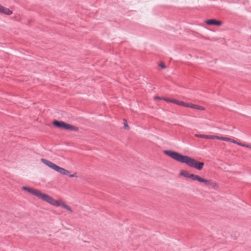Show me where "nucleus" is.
<instances>
[{
    "label": "nucleus",
    "mask_w": 251,
    "mask_h": 251,
    "mask_svg": "<svg viewBox=\"0 0 251 251\" xmlns=\"http://www.w3.org/2000/svg\"><path fill=\"white\" fill-rule=\"evenodd\" d=\"M164 153L178 162L185 163L189 167L194 168L198 170H201L204 166L203 162H199L193 158L182 155L173 151H164Z\"/></svg>",
    "instance_id": "obj_1"
},
{
    "label": "nucleus",
    "mask_w": 251,
    "mask_h": 251,
    "mask_svg": "<svg viewBox=\"0 0 251 251\" xmlns=\"http://www.w3.org/2000/svg\"><path fill=\"white\" fill-rule=\"evenodd\" d=\"M22 189L26 191L29 193L38 197L44 201H46L50 204H56L57 202L54 201V199L48 194L42 193L39 190L34 189L30 187L23 186Z\"/></svg>",
    "instance_id": "obj_2"
},
{
    "label": "nucleus",
    "mask_w": 251,
    "mask_h": 251,
    "mask_svg": "<svg viewBox=\"0 0 251 251\" xmlns=\"http://www.w3.org/2000/svg\"><path fill=\"white\" fill-rule=\"evenodd\" d=\"M41 161L50 168L60 173L61 175L69 176L70 177H77L76 173L73 175H70V171L56 165L49 160L42 158Z\"/></svg>",
    "instance_id": "obj_3"
},
{
    "label": "nucleus",
    "mask_w": 251,
    "mask_h": 251,
    "mask_svg": "<svg viewBox=\"0 0 251 251\" xmlns=\"http://www.w3.org/2000/svg\"><path fill=\"white\" fill-rule=\"evenodd\" d=\"M52 125L57 128L67 130L74 131H77L78 130L77 127L61 121L54 120L52 122Z\"/></svg>",
    "instance_id": "obj_4"
},
{
    "label": "nucleus",
    "mask_w": 251,
    "mask_h": 251,
    "mask_svg": "<svg viewBox=\"0 0 251 251\" xmlns=\"http://www.w3.org/2000/svg\"><path fill=\"white\" fill-rule=\"evenodd\" d=\"M206 187L209 189L217 190L219 185L212 180L205 179V189Z\"/></svg>",
    "instance_id": "obj_5"
},
{
    "label": "nucleus",
    "mask_w": 251,
    "mask_h": 251,
    "mask_svg": "<svg viewBox=\"0 0 251 251\" xmlns=\"http://www.w3.org/2000/svg\"><path fill=\"white\" fill-rule=\"evenodd\" d=\"M205 24L210 25L220 26L222 25V22L221 21L212 19L205 21Z\"/></svg>",
    "instance_id": "obj_6"
},
{
    "label": "nucleus",
    "mask_w": 251,
    "mask_h": 251,
    "mask_svg": "<svg viewBox=\"0 0 251 251\" xmlns=\"http://www.w3.org/2000/svg\"><path fill=\"white\" fill-rule=\"evenodd\" d=\"M0 13L6 15H10L12 14V11L1 5H0Z\"/></svg>",
    "instance_id": "obj_7"
},
{
    "label": "nucleus",
    "mask_w": 251,
    "mask_h": 251,
    "mask_svg": "<svg viewBox=\"0 0 251 251\" xmlns=\"http://www.w3.org/2000/svg\"><path fill=\"white\" fill-rule=\"evenodd\" d=\"M54 201H55L56 202H57V204H51V205H52L53 206H61L62 208H63L64 209H65L66 207L68 206V205L66 204L63 202L61 201V202L60 203L58 201H57L56 200H54Z\"/></svg>",
    "instance_id": "obj_8"
},
{
    "label": "nucleus",
    "mask_w": 251,
    "mask_h": 251,
    "mask_svg": "<svg viewBox=\"0 0 251 251\" xmlns=\"http://www.w3.org/2000/svg\"><path fill=\"white\" fill-rule=\"evenodd\" d=\"M190 108L196 109L204 110V108L203 107L198 105L194 104L193 103H191Z\"/></svg>",
    "instance_id": "obj_9"
},
{
    "label": "nucleus",
    "mask_w": 251,
    "mask_h": 251,
    "mask_svg": "<svg viewBox=\"0 0 251 251\" xmlns=\"http://www.w3.org/2000/svg\"><path fill=\"white\" fill-rule=\"evenodd\" d=\"M180 175L182 176H183L186 178H189V175L190 174L186 170H182L180 172Z\"/></svg>",
    "instance_id": "obj_10"
},
{
    "label": "nucleus",
    "mask_w": 251,
    "mask_h": 251,
    "mask_svg": "<svg viewBox=\"0 0 251 251\" xmlns=\"http://www.w3.org/2000/svg\"><path fill=\"white\" fill-rule=\"evenodd\" d=\"M195 180L198 181L200 182H204V178H202L199 176L196 175L195 177Z\"/></svg>",
    "instance_id": "obj_11"
},
{
    "label": "nucleus",
    "mask_w": 251,
    "mask_h": 251,
    "mask_svg": "<svg viewBox=\"0 0 251 251\" xmlns=\"http://www.w3.org/2000/svg\"><path fill=\"white\" fill-rule=\"evenodd\" d=\"M216 138H217V136L205 135V139H216Z\"/></svg>",
    "instance_id": "obj_12"
},
{
    "label": "nucleus",
    "mask_w": 251,
    "mask_h": 251,
    "mask_svg": "<svg viewBox=\"0 0 251 251\" xmlns=\"http://www.w3.org/2000/svg\"><path fill=\"white\" fill-rule=\"evenodd\" d=\"M191 104V103H186L184 101H181L180 102V106H183L186 107H190V105Z\"/></svg>",
    "instance_id": "obj_13"
},
{
    "label": "nucleus",
    "mask_w": 251,
    "mask_h": 251,
    "mask_svg": "<svg viewBox=\"0 0 251 251\" xmlns=\"http://www.w3.org/2000/svg\"><path fill=\"white\" fill-rule=\"evenodd\" d=\"M181 101H179L176 99H172L171 100V102L175 103L177 105H180V102Z\"/></svg>",
    "instance_id": "obj_14"
},
{
    "label": "nucleus",
    "mask_w": 251,
    "mask_h": 251,
    "mask_svg": "<svg viewBox=\"0 0 251 251\" xmlns=\"http://www.w3.org/2000/svg\"><path fill=\"white\" fill-rule=\"evenodd\" d=\"M124 127H125V129H126L127 130H129L130 127L127 123L126 120V119H124Z\"/></svg>",
    "instance_id": "obj_15"
},
{
    "label": "nucleus",
    "mask_w": 251,
    "mask_h": 251,
    "mask_svg": "<svg viewBox=\"0 0 251 251\" xmlns=\"http://www.w3.org/2000/svg\"><path fill=\"white\" fill-rule=\"evenodd\" d=\"M159 66L162 69H165L166 68V66L165 65V64L163 62H160L158 64Z\"/></svg>",
    "instance_id": "obj_16"
},
{
    "label": "nucleus",
    "mask_w": 251,
    "mask_h": 251,
    "mask_svg": "<svg viewBox=\"0 0 251 251\" xmlns=\"http://www.w3.org/2000/svg\"><path fill=\"white\" fill-rule=\"evenodd\" d=\"M196 176V175H195L194 174H190V175H189V178L193 180H195Z\"/></svg>",
    "instance_id": "obj_17"
},
{
    "label": "nucleus",
    "mask_w": 251,
    "mask_h": 251,
    "mask_svg": "<svg viewBox=\"0 0 251 251\" xmlns=\"http://www.w3.org/2000/svg\"><path fill=\"white\" fill-rule=\"evenodd\" d=\"M197 137L204 138V134H195V135Z\"/></svg>",
    "instance_id": "obj_18"
},
{
    "label": "nucleus",
    "mask_w": 251,
    "mask_h": 251,
    "mask_svg": "<svg viewBox=\"0 0 251 251\" xmlns=\"http://www.w3.org/2000/svg\"><path fill=\"white\" fill-rule=\"evenodd\" d=\"M162 100L167 102H171L172 99L162 97Z\"/></svg>",
    "instance_id": "obj_19"
},
{
    "label": "nucleus",
    "mask_w": 251,
    "mask_h": 251,
    "mask_svg": "<svg viewBox=\"0 0 251 251\" xmlns=\"http://www.w3.org/2000/svg\"><path fill=\"white\" fill-rule=\"evenodd\" d=\"M65 209H66V210H67L69 211H70V212H73V210H72V209L71 208V207H70V206H68V205L66 207Z\"/></svg>",
    "instance_id": "obj_20"
},
{
    "label": "nucleus",
    "mask_w": 251,
    "mask_h": 251,
    "mask_svg": "<svg viewBox=\"0 0 251 251\" xmlns=\"http://www.w3.org/2000/svg\"><path fill=\"white\" fill-rule=\"evenodd\" d=\"M237 145H239V146H242V147H248V148H249V145H246L245 144H243L241 143H237Z\"/></svg>",
    "instance_id": "obj_21"
},
{
    "label": "nucleus",
    "mask_w": 251,
    "mask_h": 251,
    "mask_svg": "<svg viewBox=\"0 0 251 251\" xmlns=\"http://www.w3.org/2000/svg\"><path fill=\"white\" fill-rule=\"evenodd\" d=\"M224 141L231 142V139H230L229 138H227V137H225Z\"/></svg>",
    "instance_id": "obj_22"
},
{
    "label": "nucleus",
    "mask_w": 251,
    "mask_h": 251,
    "mask_svg": "<svg viewBox=\"0 0 251 251\" xmlns=\"http://www.w3.org/2000/svg\"><path fill=\"white\" fill-rule=\"evenodd\" d=\"M216 139L224 141L225 137H219V136H217V138H216Z\"/></svg>",
    "instance_id": "obj_23"
},
{
    "label": "nucleus",
    "mask_w": 251,
    "mask_h": 251,
    "mask_svg": "<svg viewBox=\"0 0 251 251\" xmlns=\"http://www.w3.org/2000/svg\"><path fill=\"white\" fill-rule=\"evenodd\" d=\"M231 142L233 143L234 144H237V143H238V142H237V141H236L235 140H233V139H231Z\"/></svg>",
    "instance_id": "obj_24"
},
{
    "label": "nucleus",
    "mask_w": 251,
    "mask_h": 251,
    "mask_svg": "<svg viewBox=\"0 0 251 251\" xmlns=\"http://www.w3.org/2000/svg\"><path fill=\"white\" fill-rule=\"evenodd\" d=\"M156 99H159V100H162V98H160L159 97H156Z\"/></svg>",
    "instance_id": "obj_25"
},
{
    "label": "nucleus",
    "mask_w": 251,
    "mask_h": 251,
    "mask_svg": "<svg viewBox=\"0 0 251 251\" xmlns=\"http://www.w3.org/2000/svg\"><path fill=\"white\" fill-rule=\"evenodd\" d=\"M249 148H250L251 149V147L249 146Z\"/></svg>",
    "instance_id": "obj_26"
}]
</instances>
